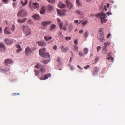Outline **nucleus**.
Here are the masks:
<instances>
[{
    "instance_id": "nucleus-1",
    "label": "nucleus",
    "mask_w": 125,
    "mask_h": 125,
    "mask_svg": "<svg viewBox=\"0 0 125 125\" xmlns=\"http://www.w3.org/2000/svg\"><path fill=\"white\" fill-rule=\"evenodd\" d=\"M106 16V14L104 13H99L95 15V17L98 18H100L101 19V23H105L107 20L105 18Z\"/></svg>"
},
{
    "instance_id": "nucleus-2",
    "label": "nucleus",
    "mask_w": 125,
    "mask_h": 125,
    "mask_svg": "<svg viewBox=\"0 0 125 125\" xmlns=\"http://www.w3.org/2000/svg\"><path fill=\"white\" fill-rule=\"evenodd\" d=\"M22 27L23 30V32L25 34V36H27L31 34V30L28 26H22Z\"/></svg>"
},
{
    "instance_id": "nucleus-3",
    "label": "nucleus",
    "mask_w": 125,
    "mask_h": 125,
    "mask_svg": "<svg viewBox=\"0 0 125 125\" xmlns=\"http://www.w3.org/2000/svg\"><path fill=\"white\" fill-rule=\"evenodd\" d=\"M27 13L23 9L21 10L18 11L17 14V16L18 17L21 16L26 17L27 16Z\"/></svg>"
},
{
    "instance_id": "nucleus-4",
    "label": "nucleus",
    "mask_w": 125,
    "mask_h": 125,
    "mask_svg": "<svg viewBox=\"0 0 125 125\" xmlns=\"http://www.w3.org/2000/svg\"><path fill=\"white\" fill-rule=\"evenodd\" d=\"M32 52V51L29 46H27L26 48L25 51L26 55H29Z\"/></svg>"
},
{
    "instance_id": "nucleus-5",
    "label": "nucleus",
    "mask_w": 125,
    "mask_h": 125,
    "mask_svg": "<svg viewBox=\"0 0 125 125\" xmlns=\"http://www.w3.org/2000/svg\"><path fill=\"white\" fill-rule=\"evenodd\" d=\"M98 38L100 41L101 42H104L105 41L104 38V36L103 33L102 32H100L98 35Z\"/></svg>"
},
{
    "instance_id": "nucleus-6",
    "label": "nucleus",
    "mask_w": 125,
    "mask_h": 125,
    "mask_svg": "<svg viewBox=\"0 0 125 125\" xmlns=\"http://www.w3.org/2000/svg\"><path fill=\"white\" fill-rule=\"evenodd\" d=\"M57 11L58 14L59 15L61 16L62 15H65L64 12H67V10L66 9L60 10L59 9L57 10Z\"/></svg>"
},
{
    "instance_id": "nucleus-7",
    "label": "nucleus",
    "mask_w": 125,
    "mask_h": 125,
    "mask_svg": "<svg viewBox=\"0 0 125 125\" xmlns=\"http://www.w3.org/2000/svg\"><path fill=\"white\" fill-rule=\"evenodd\" d=\"M4 41L5 43L8 45H10L13 43V42L12 40L8 38L5 39Z\"/></svg>"
},
{
    "instance_id": "nucleus-8",
    "label": "nucleus",
    "mask_w": 125,
    "mask_h": 125,
    "mask_svg": "<svg viewBox=\"0 0 125 125\" xmlns=\"http://www.w3.org/2000/svg\"><path fill=\"white\" fill-rule=\"evenodd\" d=\"M66 2L67 7L69 8V9H71L73 7V5L72 3L68 0H66Z\"/></svg>"
},
{
    "instance_id": "nucleus-9",
    "label": "nucleus",
    "mask_w": 125,
    "mask_h": 125,
    "mask_svg": "<svg viewBox=\"0 0 125 125\" xmlns=\"http://www.w3.org/2000/svg\"><path fill=\"white\" fill-rule=\"evenodd\" d=\"M94 70L92 71L93 75H95L97 74L99 70L98 67H95L94 68Z\"/></svg>"
},
{
    "instance_id": "nucleus-10",
    "label": "nucleus",
    "mask_w": 125,
    "mask_h": 125,
    "mask_svg": "<svg viewBox=\"0 0 125 125\" xmlns=\"http://www.w3.org/2000/svg\"><path fill=\"white\" fill-rule=\"evenodd\" d=\"M13 62L11 60L9 59H6L4 61V65H8V64L12 63Z\"/></svg>"
},
{
    "instance_id": "nucleus-11",
    "label": "nucleus",
    "mask_w": 125,
    "mask_h": 125,
    "mask_svg": "<svg viewBox=\"0 0 125 125\" xmlns=\"http://www.w3.org/2000/svg\"><path fill=\"white\" fill-rule=\"evenodd\" d=\"M46 51V49L44 48H43L41 49L39 51V55L42 56L43 55V54L45 53Z\"/></svg>"
},
{
    "instance_id": "nucleus-12",
    "label": "nucleus",
    "mask_w": 125,
    "mask_h": 125,
    "mask_svg": "<svg viewBox=\"0 0 125 125\" xmlns=\"http://www.w3.org/2000/svg\"><path fill=\"white\" fill-rule=\"evenodd\" d=\"M6 49V48L4 44L2 43H0V50L2 52H5Z\"/></svg>"
},
{
    "instance_id": "nucleus-13",
    "label": "nucleus",
    "mask_w": 125,
    "mask_h": 125,
    "mask_svg": "<svg viewBox=\"0 0 125 125\" xmlns=\"http://www.w3.org/2000/svg\"><path fill=\"white\" fill-rule=\"evenodd\" d=\"M38 45L40 46H44L46 45V43L44 41H38L37 42Z\"/></svg>"
},
{
    "instance_id": "nucleus-14",
    "label": "nucleus",
    "mask_w": 125,
    "mask_h": 125,
    "mask_svg": "<svg viewBox=\"0 0 125 125\" xmlns=\"http://www.w3.org/2000/svg\"><path fill=\"white\" fill-rule=\"evenodd\" d=\"M63 25V23L62 22L60 23L59 27L60 29L62 30H63L64 31H66L67 30V27L66 26H64L63 27L62 26Z\"/></svg>"
},
{
    "instance_id": "nucleus-15",
    "label": "nucleus",
    "mask_w": 125,
    "mask_h": 125,
    "mask_svg": "<svg viewBox=\"0 0 125 125\" xmlns=\"http://www.w3.org/2000/svg\"><path fill=\"white\" fill-rule=\"evenodd\" d=\"M52 22L51 21L43 22H42L41 25L44 27H45L47 25L50 24Z\"/></svg>"
},
{
    "instance_id": "nucleus-16",
    "label": "nucleus",
    "mask_w": 125,
    "mask_h": 125,
    "mask_svg": "<svg viewBox=\"0 0 125 125\" xmlns=\"http://www.w3.org/2000/svg\"><path fill=\"white\" fill-rule=\"evenodd\" d=\"M58 6L59 8H64L65 7V5L62 2L60 1L58 3Z\"/></svg>"
},
{
    "instance_id": "nucleus-17",
    "label": "nucleus",
    "mask_w": 125,
    "mask_h": 125,
    "mask_svg": "<svg viewBox=\"0 0 125 125\" xmlns=\"http://www.w3.org/2000/svg\"><path fill=\"white\" fill-rule=\"evenodd\" d=\"M61 48L62 50L64 52H65L67 50H68L69 49V48L67 47L65 48L64 46L63 45L61 46Z\"/></svg>"
},
{
    "instance_id": "nucleus-18",
    "label": "nucleus",
    "mask_w": 125,
    "mask_h": 125,
    "mask_svg": "<svg viewBox=\"0 0 125 125\" xmlns=\"http://www.w3.org/2000/svg\"><path fill=\"white\" fill-rule=\"evenodd\" d=\"M27 20V19L26 18H25L22 20L19 19H18L17 20V22L19 23H23L26 21Z\"/></svg>"
},
{
    "instance_id": "nucleus-19",
    "label": "nucleus",
    "mask_w": 125,
    "mask_h": 125,
    "mask_svg": "<svg viewBox=\"0 0 125 125\" xmlns=\"http://www.w3.org/2000/svg\"><path fill=\"white\" fill-rule=\"evenodd\" d=\"M47 10L50 11H52L53 9V7L51 5H48L46 6Z\"/></svg>"
},
{
    "instance_id": "nucleus-20",
    "label": "nucleus",
    "mask_w": 125,
    "mask_h": 125,
    "mask_svg": "<svg viewBox=\"0 0 125 125\" xmlns=\"http://www.w3.org/2000/svg\"><path fill=\"white\" fill-rule=\"evenodd\" d=\"M39 5L37 3L35 2L32 3V7L34 9L36 8L39 7Z\"/></svg>"
},
{
    "instance_id": "nucleus-21",
    "label": "nucleus",
    "mask_w": 125,
    "mask_h": 125,
    "mask_svg": "<svg viewBox=\"0 0 125 125\" xmlns=\"http://www.w3.org/2000/svg\"><path fill=\"white\" fill-rule=\"evenodd\" d=\"M42 57H44L45 58H50V55H49V53L47 52H46L44 54H43V55L41 56Z\"/></svg>"
},
{
    "instance_id": "nucleus-22",
    "label": "nucleus",
    "mask_w": 125,
    "mask_h": 125,
    "mask_svg": "<svg viewBox=\"0 0 125 125\" xmlns=\"http://www.w3.org/2000/svg\"><path fill=\"white\" fill-rule=\"evenodd\" d=\"M45 9L44 6L42 7V9H41L40 11V13L42 14H43L45 13Z\"/></svg>"
},
{
    "instance_id": "nucleus-23",
    "label": "nucleus",
    "mask_w": 125,
    "mask_h": 125,
    "mask_svg": "<svg viewBox=\"0 0 125 125\" xmlns=\"http://www.w3.org/2000/svg\"><path fill=\"white\" fill-rule=\"evenodd\" d=\"M102 52L103 53L105 54L107 52V50L106 46H103L102 47Z\"/></svg>"
},
{
    "instance_id": "nucleus-24",
    "label": "nucleus",
    "mask_w": 125,
    "mask_h": 125,
    "mask_svg": "<svg viewBox=\"0 0 125 125\" xmlns=\"http://www.w3.org/2000/svg\"><path fill=\"white\" fill-rule=\"evenodd\" d=\"M32 17L36 20H38L40 19V17L39 15L37 14H36L33 15Z\"/></svg>"
},
{
    "instance_id": "nucleus-25",
    "label": "nucleus",
    "mask_w": 125,
    "mask_h": 125,
    "mask_svg": "<svg viewBox=\"0 0 125 125\" xmlns=\"http://www.w3.org/2000/svg\"><path fill=\"white\" fill-rule=\"evenodd\" d=\"M55 27L56 25L54 24H53L50 27V30L52 31H53L55 29Z\"/></svg>"
},
{
    "instance_id": "nucleus-26",
    "label": "nucleus",
    "mask_w": 125,
    "mask_h": 125,
    "mask_svg": "<svg viewBox=\"0 0 125 125\" xmlns=\"http://www.w3.org/2000/svg\"><path fill=\"white\" fill-rule=\"evenodd\" d=\"M7 27H6L4 30V33H5L7 34H11V32L9 31H8L7 30Z\"/></svg>"
},
{
    "instance_id": "nucleus-27",
    "label": "nucleus",
    "mask_w": 125,
    "mask_h": 125,
    "mask_svg": "<svg viewBox=\"0 0 125 125\" xmlns=\"http://www.w3.org/2000/svg\"><path fill=\"white\" fill-rule=\"evenodd\" d=\"M51 75L50 73L48 74L47 75H46L44 76V79L45 80L48 78V77H51Z\"/></svg>"
},
{
    "instance_id": "nucleus-28",
    "label": "nucleus",
    "mask_w": 125,
    "mask_h": 125,
    "mask_svg": "<svg viewBox=\"0 0 125 125\" xmlns=\"http://www.w3.org/2000/svg\"><path fill=\"white\" fill-rule=\"evenodd\" d=\"M88 50L87 48H85L83 49V53L84 54H87L88 53Z\"/></svg>"
},
{
    "instance_id": "nucleus-29",
    "label": "nucleus",
    "mask_w": 125,
    "mask_h": 125,
    "mask_svg": "<svg viewBox=\"0 0 125 125\" xmlns=\"http://www.w3.org/2000/svg\"><path fill=\"white\" fill-rule=\"evenodd\" d=\"M74 48L73 49V51L75 52H77L78 51V47L76 45H75L73 47Z\"/></svg>"
},
{
    "instance_id": "nucleus-30",
    "label": "nucleus",
    "mask_w": 125,
    "mask_h": 125,
    "mask_svg": "<svg viewBox=\"0 0 125 125\" xmlns=\"http://www.w3.org/2000/svg\"><path fill=\"white\" fill-rule=\"evenodd\" d=\"M44 38L45 41H47L51 39H52V37H47L46 36H44Z\"/></svg>"
},
{
    "instance_id": "nucleus-31",
    "label": "nucleus",
    "mask_w": 125,
    "mask_h": 125,
    "mask_svg": "<svg viewBox=\"0 0 125 125\" xmlns=\"http://www.w3.org/2000/svg\"><path fill=\"white\" fill-rule=\"evenodd\" d=\"M73 25L72 24H70L68 30L69 31H71L73 29Z\"/></svg>"
},
{
    "instance_id": "nucleus-32",
    "label": "nucleus",
    "mask_w": 125,
    "mask_h": 125,
    "mask_svg": "<svg viewBox=\"0 0 125 125\" xmlns=\"http://www.w3.org/2000/svg\"><path fill=\"white\" fill-rule=\"evenodd\" d=\"M104 46H106V48L107 46H109L110 45V42H107L104 43Z\"/></svg>"
},
{
    "instance_id": "nucleus-33",
    "label": "nucleus",
    "mask_w": 125,
    "mask_h": 125,
    "mask_svg": "<svg viewBox=\"0 0 125 125\" xmlns=\"http://www.w3.org/2000/svg\"><path fill=\"white\" fill-rule=\"evenodd\" d=\"M34 71L35 73V75L36 76H37L39 74L40 72L38 70H35Z\"/></svg>"
},
{
    "instance_id": "nucleus-34",
    "label": "nucleus",
    "mask_w": 125,
    "mask_h": 125,
    "mask_svg": "<svg viewBox=\"0 0 125 125\" xmlns=\"http://www.w3.org/2000/svg\"><path fill=\"white\" fill-rule=\"evenodd\" d=\"M88 32L87 31H86L84 33V37H87L88 36Z\"/></svg>"
},
{
    "instance_id": "nucleus-35",
    "label": "nucleus",
    "mask_w": 125,
    "mask_h": 125,
    "mask_svg": "<svg viewBox=\"0 0 125 125\" xmlns=\"http://www.w3.org/2000/svg\"><path fill=\"white\" fill-rule=\"evenodd\" d=\"M27 23L29 24H31L33 23V22L31 19L29 20L27 22Z\"/></svg>"
},
{
    "instance_id": "nucleus-36",
    "label": "nucleus",
    "mask_w": 125,
    "mask_h": 125,
    "mask_svg": "<svg viewBox=\"0 0 125 125\" xmlns=\"http://www.w3.org/2000/svg\"><path fill=\"white\" fill-rule=\"evenodd\" d=\"M47 1L50 3H53L55 2V0H47Z\"/></svg>"
},
{
    "instance_id": "nucleus-37",
    "label": "nucleus",
    "mask_w": 125,
    "mask_h": 125,
    "mask_svg": "<svg viewBox=\"0 0 125 125\" xmlns=\"http://www.w3.org/2000/svg\"><path fill=\"white\" fill-rule=\"evenodd\" d=\"M75 12L77 14L79 15H81L82 14V12L80 10H76L75 11Z\"/></svg>"
},
{
    "instance_id": "nucleus-38",
    "label": "nucleus",
    "mask_w": 125,
    "mask_h": 125,
    "mask_svg": "<svg viewBox=\"0 0 125 125\" xmlns=\"http://www.w3.org/2000/svg\"><path fill=\"white\" fill-rule=\"evenodd\" d=\"M45 71V68H43L41 69V72L42 73H44Z\"/></svg>"
},
{
    "instance_id": "nucleus-39",
    "label": "nucleus",
    "mask_w": 125,
    "mask_h": 125,
    "mask_svg": "<svg viewBox=\"0 0 125 125\" xmlns=\"http://www.w3.org/2000/svg\"><path fill=\"white\" fill-rule=\"evenodd\" d=\"M79 54L80 57L84 56V55L82 52H79Z\"/></svg>"
},
{
    "instance_id": "nucleus-40",
    "label": "nucleus",
    "mask_w": 125,
    "mask_h": 125,
    "mask_svg": "<svg viewBox=\"0 0 125 125\" xmlns=\"http://www.w3.org/2000/svg\"><path fill=\"white\" fill-rule=\"evenodd\" d=\"M58 36L61 37L63 35L61 31H60L59 32L58 34Z\"/></svg>"
},
{
    "instance_id": "nucleus-41",
    "label": "nucleus",
    "mask_w": 125,
    "mask_h": 125,
    "mask_svg": "<svg viewBox=\"0 0 125 125\" xmlns=\"http://www.w3.org/2000/svg\"><path fill=\"white\" fill-rule=\"evenodd\" d=\"M15 29V25H14L13 24L12 25V27L11 28V30L12 31H13Z\"/></svg>"
},
{
    "instance_id": "nucleus-42",
    "label": "nucleus",
    "mask_w": 125,
    "mask_h": 125,
    "mask_svg": "<svg viewBox=\"0 0 125 125\" xmlns=\"http://www.w3.org/2000/svg\"><path fill=\"white\" fill-rule=\"evenodd\" d=\"M65 39L66 40H71V38L70 37H66Z\"/></svg>"
},
{
    "instance_id": "nucleus-43",
    "label": "nucleus",
    "mask_w": 125,
    "mask_h": 125,
    "mask_svg": "<svg viewBox=\"0 0 125 125\" xmlns=\"http://www.w3.org/2000/svg\"><path fill=\"white\" fill-rule=\"evenodd\" d=\"M28 3L27 0H25V2L23 3V6H25Z\"/></svg>"
},
{
    "instance_id": "nucleus-44",
    "label": "nucleus",
    "mask_w": 125,
    "mask_h": 125,
    "mask_svg": "<svg viewBox=\"0 0 125 125\" xmlns=\"http://www.w3.org/2000/svg\"><path fill=\"white\" fill-rule=\"evenodd\" d=\"M49 60H47L45 61H43V63L46 64L48 62H49Z\"/></svg>"
},
{
    "instance_id": "nucleus-45",
    "label": "nucleus",
    "mask_w": 125,
    "mask_h": 125,
    "mask_svg": "<svg viewBox=\"0 0 125 125\" xmlns=\"http://www.w3.org/2000/svg\"><path fill=\"white\" fill-rule=\"evenodd\" d=\"M83 31L82 30H81L79 31V33L81 34H83Z\"/></svg>"
},
{
    "instance_id": "nucleus-46",
    "label": "nucleus",
    "mask_w": 125,
    "mask_h": 125,
    "mask_svg": "<svg viewBox=\"0 0 125 125\" xmlns=\"http://www.w3.org/2000/svg\"><path fill=\"white\" fill-rule=\"evenodd\" d=\"M68 25V22L67 21H65V23L64 26H66V27Z\"/></svg>"
},
{
    "instance_id": "nucleus-47",
    "label": "nucleus",
    "mask_w": 125,
    "mask_h": 125,
    "mask_svg": "<svg viewBox=\"0 0 125 125\" xmlns=\"http://www.w3.org/2000/svg\"><path fill=\"white\" fill-rule=\"evenodd\" d=\"M76 4L77 5L79 6L80 5V2L79 0H76Z\"/></svg>"
},
{
    "instance_id": "nucleus-48",
    "label": "nucleus",
    "mask_w": 125,
    "mask_h": 125,
    "mask_svg": "<svg viewBox=\"0 0 125 125\" xmlns=\"http://www.w3.org/2000/svg\"><path fill=\"white\" fill-rule=\"evenodd\" d=\"M101 48V47L100 46H98L97 47L96 49H97V52H98L99 51L100 49Z\"/></svg>"
},
{
    "instance_id": "nucleus-49",
    "label": "nucleus",
    "mask_w": 125,
    "mask_h": 125,
    "mask_svg": "<svg viewBox=\"0 0 125 125\" xmlns=\"http://www.w3.org/2000/svg\"><path fill=\"white\" fill-rule=\"evenodd\" d=\"M21 49H22L21 48H18L17 50V52L18 53L21 50Z\"/></svg>"
},
{
    "instance_id": "nucleus-50",
    "label": "nucleus",
    "mask_w": 125,
    "mask_h": 125,
    "mask_svg": "<svg viewBox=\"0 0 125 125\" xmlns=\"http://www.w3.org/2000/svg\"><path fill=\"white\" fill-rule=\"evenodd\" d=\"M57 21H58V22L59 23H60L61 22H62V21H61L60 19L58 18H57Z\"/></svg>"
},
{
    "instance_id": "nucleus-51",
    "label": "nucleus",
    "mask_w": 125,
    "mask_h": 125,
    "mask_svg": "<svg viewBox=\"0 0 125 125\" xmlns=\"http://www.w3.org/2000/svg\"><path fill=\"white\" fill-rule=\"evenodd\" d=\"M79 22V21L78 20H75L74 21V23H77Z\"/></svg>"
},
{
    "instance_id": "nucleus-52",
    "label": "nucleus",
    "mask_w": 125,
    "mask_h": 125,
    "mask_svg": "<svg viewBox=\"0 0 125 125\" xmlns=\"http://www.w3.org/2000/svg\"><path fill=\"white\" fill-rule=\"evenodd\" d=\"M87 21H85L84 22H83L82 23V24L83 25H85L86 24H87Z\"/></svg>"
},
{
    "instance_id": "nucleus-53",
    "label": "nucleus",
    "mask_w": 125,
    "mask_h": 125,
    "mask_svg": "<svg viewBox=\"0 0 125 125\" xmlns=\"http://www.w3.org/2000/svg\"><path fill=\"white\" fill-rule=\"evenodd\" d=\"M2 0L3 2L5 3H7L8 2V0Z\"/></svg>"
},
{
    "instance_id": "nucleus-54",
    "label": "nucleus",
    "mask_w": 125,
    "mask_h": 125,
    "mask_svg": "<svg viewBox=\"0 0 125 125\" xmlns=\"http://www.w3.org/2000/svg\"><path fill=\"white\" fill-rule=\"evenodd\" d=\"M29 7L30 8H31V2H30L29 3Z\"/></svg>"
},
{
    "instance_id": "nucleus-55",
    "label": "nucleus",
    "mask_w": 125,
    "mask_h": 125,
    "mask_svg": "<svg viewBox=\"0 0 125 125\" xmlns=\"http://www.w3.org/2000/svg\"><path fill=\"white\" fill-rule=\"evenodd\" d=\"M90 67V66L89 65H87L84 67V68L85 69H87L88 68H89Z\"/></svg>"
},
{
    "instance_id": "nucleus-56",
    "label": "nucleus",
    "mask_w": 125,
    "mask_h": 125,
    "mask_svg": "<svg viewBox=\"0 0 125 125\" xmlns=\"http://www.w3.org/2000/svg\"><path fill=\"white\" fill-rule=\"evenodd\" d=\"M99 58L98 57H97L95 59V62H97L98 61Z\"/></svg>"
},
{
    "instance_id": "nucleus-57",
    "label": "nucleus",
    "mask_w": 125,
    "mask_h": 125,
    "mask_svg": "<svg viewBox=\"0 0 125 125\" xmlns=\"http://www.w3.org/2000/svg\"><path fill=\"white\" fill-rule=\"evenodd\" d=\"M16 47L18 48H21V46L19 44H18L16 45Z\"/></svg>"
},
{
    "instance_id": "nucleus-58",
    "label": "nucleus",
    "mask_w": 125,
    "mask_h": 125,
    "mask_svg": "<svg viewBox=\"0 0 125 125\" xmlns=\"http://www.w3.org/2000/svg\"><path fill=\"white\" fill-rule=\"evenodd\" d=\"M74 43L76 44H78V42L77 40H75L74 41Z\"/></svg>"
},
{
    "instance_id": "nucleus-59",
    "label": "nucleus",
    "mask_w": 125,
    "mask_h": 125,
    "mask_svg": "<svg viewBox=\"0 0 125 125\" xmlns=\"http://www.w3.org/2000/svg\"><path fill=\"white\" fill-rule=\"evenodd\" d=\"M57 46L56 45H55L53 47V49L55 50H56L57 48Z\"/></svg>"
},
{
    "instance_id": "nucleus-60",
    "label": "nucleus",
    "mask_w": 125,
    "mask_h": 125,
    "mask_svg": "<svg viewBox=\"0 0 125 125\" xmlns=\"http://www.w3.org/2000/svg\"><path fill=\"white\" fill-rule=\"evenodd\" d=\"M38 66H39V64L38 63H37L35 67L36 68H38Z\"/></svg>"
},
{
    "instance_id": "nucleus-61",
    "label": "nucleus",
    "mask_w": 125,
    "mask_h": 125,
    "mask_svg": "<svg viewBox=\"0 0 125 125\" xmlns=\"http://www.w3.org/2000/svg\"><path fill=\"white\" fill-rule=\"evenodd\" d=\"M111 34H110L109 33L108 34L107 36V38H109L111 35Z\"/></svg>"
},
{
    "instance_id": "nucleus-62",
    "label": "nucleus",
    "mask_w": 125,
    "mask_h": 125,
    "mask_svg": "<svg viewBox=\"0 0 125 125\" xmlns=\"http://www.w3.org/2000/svg\"><path fill=\"white\" fill-rule=\"evenodd\" d=\"M39 79L41 80H44V78H43V77L42 76Z\"/></svg>"
},
{
    "instance_id": "nucleus-63",
    "label": "nucleus",
    "mask_w": 125,
    "mask_h": 125,
    "mask_svg": "<svg viewBox=\"0 0 125 125\" xmlns=\"http://www.w3.org/2000/svg\"><path fill=\"white\" fill-rule=\"evenodd\" d=\"M77 66H78V68L79 69H81V70L83 69V68L82 67H80L79 65H78Z\"/></svg>"
},
{
    "instance_id": "nucleus-64",
    "label": "nucleus",
    "mask_w": 125,
    "mask_h": 125,
    "mask_svg": "<svg viewBox=\"0 0 125 125\" xmlns=\"http://www.w3.org/2000/svg\"><path fill=\"white\" fill-rule=\"evenodd\" d=\"M60 58H58L57 59V61L58 62H60Z\"/></svg>"
}]
</instances>
